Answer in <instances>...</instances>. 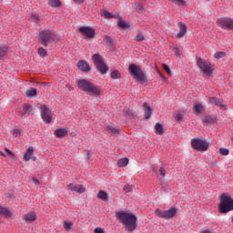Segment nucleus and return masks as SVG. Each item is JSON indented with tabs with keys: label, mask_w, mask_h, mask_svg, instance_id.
Listing matches in <instances>:
<instances>
[{
	"label": "nucleus",
	"mask_w": 233,
	"mask_h": 233,
	"mask_svg": "<svg viewBox=\"0 0 233 233\" xmlns=\"http://www.w3.org/2000/svg\"><path fill=\"white\" fill-rule=\"evenodd\" d=\"M175 118H176L177 121H182L183 120V115L177 114Z\"/></svg>",
	"instance_id": "nucleus-46"
},
{
	"label": "nucleus",
	"mask_w": 233,
	"mask_h": 233,
	"mask_svg": "<svg viewBox=\"0 0 233 233\" xmlns=\"http://www.w3.org/2000/svg\"><path fill=\"white\" fill-rule=\"evenodd\" d=\"M227 56V53L221 51V52H217L214 55V58L215 59H223V57H225Z\"/></svg>",
	"instance_id": "nucleus-33"
},
{
	"label": "nucleus",
	"mask_w": 233,
	"mask_h": 233,
	"mask_svg": "<svg viewBox=\"0 0 233 233\" xmlns=\"http://www.w3.org/2000/svg\"><path fill=\"white\" fill-rule=\"evenodd\" d=\"M29 21H32L33 23H39L40 21L39 15H31L29 17Z\"/></svg>",
	"instance_id": "nucleus-38"
},
{
	"label": "nucleus",
	"mask_w": 233,
	"mask_h": 233,
	"mask_svg": "<svg viewBox=\"0 0 233 233\" xmlns=\"http://www.w3.org/2000/svg\"><path fill=\"white\" fill-rule=\"evenodd\" d=\"M127 165H128V158L127 157L120 158L117 162V166L120 167H127Z\"/></svg>",
	"instance_id": "nucleus-32"
},
{
	"label": "nucleus",
	"mask_w": 233,
	"mask_h": 233,
	"mask_svg": "<svg viewBox=\"0 0 233 233\" xmlns=\"http://www.w3.org/2000/svg\"><path fill=\"white\" fill-rule=\"evenodd\" d=\"M38 55L40 56V57H46L48 56V52H46L45 48L39 47Z\"/></svg>",
	"instance_id": "nucleus-34"
},
{
	"label": "nucleus",
	"mask_w": 233,
	"mask_h": 233,
	"mask_svg": "<svg viewBox=\"0 0 233 233\" xmlns=\"http://www.w3.org/2000/svg\"><path fill=\"white\" fill-rule=\"evenodd\" d=\"M97 198L102 201H106L108 199V194L103 190H100L97 194Z\"/></svg>",
	"instance_id": "nucleus-27"
},
{
	"label": "nucleus",
	"mask_w": 233,
	"mask_h": 233,
	"mask_svg": "<svg viewBox=\"0 0 233 233\" xmlns=\"http://www.w3.org/2000/svg\"><path fill=\"white\" fill-rule=\"evenodd\" d=\"M155 132L157 136H162L163 134V125L157 123L155 125Z\"/></svg>",
	"instance_id": "nucleus-28"
},
{
	"label": "nucleus",
	"mask_w": 233,
	"mask_h": 233,
	"mask_svg": "<svg viewBox=\"0 0 233 233\" xmlns=\"http://www.w3.org/2000/svg\"><path fill=\"white\" fill-rule=\"evenodd\" d=\"M159 174H160V176H162V177H165V176H166V174H167V171L165 170V167H161L160 168H159Z\"/></svg>",
	"instance_id": "nucleus-43"
},
{
	"label": "nucleus",
	"mask_w": 233,
	"mask_h": 233,
	"mask_svg": "<svg viewBox=\"0 0 233 233\" xmlns=\"http://www.w3.org/2000/svg\"><path fill=\"white\" fill-rule=\"evenodd\" d=\"M135 41H137V42L145 41V35H143V33L141 32L137 33V36L135 37Z\"/></svg>",
	"instance_id": "nucleus-39"
},
{
	"label": "nucleus",
	"mask_w": 233,
	"mask_h": 233,
	"mask_svg": "<svg viewBox=\"0 0 233 233\" xmlns=\"http://www.w3.org/2000/svg\"><path fill=\"white\" fill-rule=\"evenodd\" d=\"M74 3H76V5H82V3H85V0H73Z\"/></svg>",
	"instance_id": "nucleus-47"
},
{
	"label": "nucleus",
	"mask_w": 233,
	"mask_h": 233,
	"mask_svg": "<svg viewBox=\"0 0 233 233\" xmlns=\"http://www.w3.org/2000/svg\"><path fill=\"white\" fill-rule=\"evenodd\" d=\"M163 68L167 72V74H168V76H170V74H171L170 67L167 64L163 65Z\"/></svg>",
	"instance_id": "nucleus-44"
},
{
	"label": "nucleus",
	"mask_w": 233,
	"mask_h": 233,
	"mask_svg": "<svg viewBox=\"0 0 233 233\" xmlns=\"http://www.w3.org/2000/svg\"><path fill=\"white\" fill-rule=\"evenodd\" d=\"M26 97H29L32 99V97H36L37 96V89L35 87H30L26 92H25Z\"/></svg>",
	"instance_id": "nucleus-24"
},
{
	"label": "nucleus",
	"mask_w": 233,
	"mask_h": 233,
	"mask_svg": "<svg viewBox=\"0 0 233 233\" xmlns=\"http://www.w3.org/2000/svg\"><path fill=\"white\" fill-rule=\"evenodd\" d=\"M191 147L194 150H198V152H207V150H208L209 144L207 140L193 138L191 140Z\"/></svg>",
	"instance_id": "nucleus-8"
},
{
	"label": "nucleus",
	"mask_w": 233,
	"mask_h": 233,
	"mask_svg": "<svg viewBox=\"0 0 233 233\" xmlns=\"http://www.w3.org/2000/svg\"><path fill=\"white\" fill-rule=\"evenodd\" d=\"M0 156H3L4 157L6 156L3 151H0Z\"/></svg>",
	"instance_id": "nucleus-51"
},
{
	"label": "nucleus",
	"mask_w": 233,
	"mask_h": 233,
	"mask_svg": "<svg viewBox=\"0 0 233 233\" xmlns=\"http://www.w3.org/2000/svg\"><path fill=\"white\" fill-rule=\"evenodd\" d=\"M177 26L179 28V32L177 34L176 37L177 39H181V37H185L187 34V25L182 22H178Z\"/></svg>",
	"instance_id": "nucleus-16"
},
{
	"label": "nucleus",
	"mask_w": 233,
	"mask_h": 233,
	"mask_svg": "<svg viewBox=\"0 0 233 233\" xmlns=\"http://www.w3.org/2000/svg\"><path fill=\"white\" fill-rule=\"evenodd\" d=\"M72 227H74V223L72 221L64 222V228H65V230H66V232H68V230H70L72 228Z\"/></svg>",
	"instance_id": "nucleus-35"
},
{
	"label": "nucleus",
	"mask_w": 233,
	"mask_h": 233,
	"mask_svg": "<svg viewBox=\"0 0 233 233\" xmlns=\"http://www.w3.org/2000/svg\"><path fill=\"white\" fill-rule=\"evenodd\" d=\"M5 152H7V154H9V156H14V153H12V151L10 149H8L7 147H5Z\"/></svg>",
	"instance_id": "nucleus-48"
},
{
	"label": "nucleus",
	"mask_w": 233,
	"mask_h": 233,
	"mask_svg": "<svg viewBox=\"0 0 233 233\" xmlns=\"http://www.w3.org/2000/svg\"><path fill=\"white\" fill-rule=\"evenodd\" d=\"M204 111L205 106H203V104L196 102L193 105V114H195V116H199V114H203Z\"/></svg>",
	"instance_id": "nucleus-18"
},
{
	"label": "nucleus",
	"mask_w": 233,
	"mask_h": 233,
	"mask_svg": "<svg viewBox=\"0 0 233 233\" xmlns=\"http://www.w3.org/2000/svg\"><path fill=\"white\" fill-rule=\"evenodd\" d=\"M100 15L102 17H104V19H121V15H119V14L112 15V13L108 12L107 10H102Z\"/></svg>",
	"instance_id": "nucleus-17"
},
{
	"label": "nucleus",
	"mask_w": 233,
	"mask_h": 233,
	"mask_svg": "<svg viewBox=\"0 0 233 233\" xmlns=\"http://www.w3.org/2000/svg\"><path fill=\"white\" fill-rule=\"evenodd\" d=\"M48 5L53 8H59L61 6V1L59 0H49Z\"/></svg>",
	"instance_id": "nucleus-29"
},
{
	"label": "nucleus",
	"mask_w": 233,
	"mask_h": 233,
	"mask_svg": "<svg viewBox=\"0 0 233 233\" xmlns=\"http://www.w3.org/2000/svg\"><path fill=\"white\" fill-rule=\"evenodd\" d=\"M124 116L127 119H134V117H137V114L131 109H127L126 112L124 113Z\"/></svg>",
	"instance_id": "nucleus-26"
},
{
	"label": "nucleus",
	"mask_w": 233,
	"mask_h": 233,
	"mask_svg": "<svg viewBox=\"0 0 233 233\" xmlns=\"http://www.w3.org/2000/svg\"><path fill=\"white\" fill-rule=\"evenodd\" d=\"M117 25L120 28H129V26H130L125 20L118 21Z\"/></svg>",
	"instance_id": "nucleus-36"
},
{
	"label": "nucleus",
	"mask_w": 233,
	"mask_h": 233,
	"mask_svg": "<svg viewBox=\"0 0 233 233\" xmlns=\"http://www.w3.org/2000/svg\"><path fill=\"white\" fill-rule=\"evenodd\" d=\"M8 54V47L5 46H0V59L2 57L6 56Z\"/></svg>",
	"instance_id": "nucleus-30"
},
{
	"label": "nucleus",
	"mask_w": 233,
	"mask_h": 233,
	"mask_svg": "<svg viewBox=\"0 0 233 233\" xmlns=\"http://www.w3.org/2000/svg\"><path fill=\"white\" fill-rule=\"evenodd\" d=\"M68 131L65 128H58L55 131V136H56V137H66Z\"/></svg>",
	"instance_id": "nucleus-25"
},
{
	"label": "nucleus",
	"mask_w": 233,
	"mask_h": 233,
	"mask_svg": "<svg viewBox=\"0 0 233 233\" xmlns=\"http://www.w3.org/2000/svg\"><path fill=\"white\" fill-rule=\"evenodd\" d=\"M203 122L204 123H208L209 125H214V123H216V119L210 116H206L203 118Z\"/></svg>",
	"instance_id": "nucleus-31"
},
{
	"label": "nucleus",
	"mask_w": 233,
	"mask_h": 233,
	"mask_svg": "<svg viewBox=\"0 0 233 233\" xmlns=\"http://www.w3.org/2000/svg\"><path fill=\"white\" fill-rule=\"evenodd\" d=\"M38 39L43 46H48V45L56 43V36L52 31L44 30L39 33Z\"/></svg>",
	"instance_id": "nucleus-5"
},
{
	"label": "nucleus",
	"mask_w": 233,
	"mask_h": 233,
	"mask_svg": "<svg viewBox=\"0 0 233 233\" xmlns=\"http://www.w3.org/2000/svg\"><path fill=\"white\" fill-rule=\"evenodd\" d=\"M218 26L222 28V30L230 31L233 30V18L232 17H223L217 21Z\"/></svg>",
	"instance_id": "nucleus-10"
},
{
	"label": "nucleus",
	"mask_w": 233,
	"mask_h": 233,
	"mask_svg": "<svg viewBox=\"0 0 233 233\" xmlns=\"http://www.w3.org/2000/svg\"><path fill=\"white\" fill-rule=\"evenodd\" d=\"M3 215V216H10V210H8V208H3L0 206V215Z\"/></svg>",
	"instance_id": "nucleus-37"
},
{
	"label": "nucleus",
	"mask_w": 233,
	"mask_h": 233,
	"mask_svg": "<svg viewBox=\"0 0 233 233\" xmlns=\"http://www.w3.org/2000/svg\"><path fill=\"white\" fill-rule=\"evenodd\" d=\"M133 79H137V81H142V83H145L147 81V75H145V72L141 70V67L135 64L129 65L128 68Z\"/></svg>",
	"instance_id": "nucleus-6"
},
{
	"label": "nucleus",
	"mask_w": 233,
	"mask_h": 233,
	"mask_svg": "<svg viewBox=\"0 0 233 233\" xmlns=\"http://www.w3.org/2000/svg\"><path fill=\"white\" fill-rule=\"evenodd\" d=\"M24 159L25 161H30V159H33V161H35V157H34V147L30 146L25 154L24 155Z\"/></svg>",
	"instance_id": "nucleus-19"
},
{
	"label": "nucleus",
	"mask_w": 233,
	"mask_h": 233,
	"mask_svg": "<svg viewBox=\"0 0 233 233\" xmlns=\"http://www.w3.org/2000/svg\"><path fill=\"white\" fill-rule=\"evenodd\" d=\"M116 216V219L119 220V223H122L127 232H134L137 228V217L134 213L118 211Z\"/></svg>",
	"instance_id": "nucleus-1"
},
{
	"label": "nucleus",
	"mask_w": 233,
	"mask_h": 233,
	"mask_svg": "<svg viewBox=\"0 0 233 233\" xmlns=\"http://www.w3.org/2000/svg\"><path fill=\"white\" fill-rule=\"evenodd\" d=\"M68 190H71V192H77V194H83L85 192V187L82 185H74L73 183H70L67 185Z\"/></svg>",
	"instance_id": "nucleus-14"
},
{
	"label": "nucleus",
	"mask_w": 233,
	"mask_h": 233,
	"mask_svg": "<svg viewBox=\"0 0 233 233\" xmlns=\"http://www.w3.org/2000/svg\"><path fill=\"white\" fill-rule=\"evenodd\" d=\"M106 39L107 43H112V38H110V36H106Z\"/></svg>",
	"instance_id": "nucleus-50"
},
{
	"label": "nucleus",
	"mask_w": 233,
	"mask_h": 233,
	"mask_svg": "<svg viewBox=\"0 0 233 233\" xmlns=\"http://www.w3.org/2000/svg\"><path fill=\"white\" fill-rule=\"evenodd\" d=\"M208 102L213 106H218L219 108H227V104L225 103V101H223L216 96L209 97Z\"/></svg>",
	"instance_id": "nucleus-13"
},
{
	"label": "nucleus",
	"mask_w": 233,
	"mask_h": 233,
	"mask_svg": "<svg viewBox=\"0 0 233 233\" xmlns=\"http://www.w3.org/2000/svg\"><path fill=\"white\" fill-rule=\"evenodd\" d=\"M155 214L157 218H162L163 219H172V218L177 216V208L172 206L167 210L157 209Z\"/></svg>",
	"instance_id": "nucleus-7"
},
{
	"label": "nucleus",
	"mask_w": 233,
	"mask_h": 233,
	"mask_svg": "<svg viewBox=\"0 0 233 233\" xmlns=\"http://www.w3.org/2000/svg\"><path fill=\"white\" fill-rule=\"evenodd\" d=\"M197 66L199 68V71L202 72L204 77H212L215 68L210 61L198 58L197 60Z\"/></svg>",
	"instance_id": "nucleus-3"
},
{
	"label": "nucleus",
	"mask_w": 233,
	"mask_h": 233,
	"mask_svg": "<svg viewBox=\"0 0 233 233\" xmlns=\"http://www.w3.org/2000/svg\"><path fill=\"white\" fill-rule=\"evenodd\" d=\"M93 61L100 74H106L108 66L105 64L103 57H101L99 54H95L93 56Z\"/></svg>",
	"instance_id": "nucleus-9"
},
{
	"label": "nucleus",
	"mask_w": 233,
	"mask_h": 233,
	"mask_svg": "<svg viewBox=\"0 0 233 233\" xmlns=\"http://www.w3.org/2000/svg\"><path fill=\"white\" fill-rule=\"evenodd\" d=\"M123 190L125 192H133L134 187H132L130 185H126V186H124Z\"/></svg>",
	"instance_id": "nucleus-42"
},
{
	"label": "nucleus",
	"mask_w": 233,
	"mask_h": 233,
	"mask_svg": "<svg viewBox=\"0 0 233 233\" xmlns=\"http://www.w3.org/2000/svg\"><path fill=\"white\" fill-rule=\"evenodd\" d=\"M219 154H221V156H228L229 151H228V149H227L225 147H220Z\"/></svg>",
	"instance_id": "nucleus-41"
},
{
	"label": "nucleus",
	"mask_w": 233,
	"mask_h": 233,
	"mask_svg": "<svg viewBox=\"0 0 233 233\" xmlns=\"http://www.w3.org/2000/svg\"><path fill=\"white\" fill-rule=\"evenodd\" d=\"M32 110H34V107H32V106H30L29 104H24L22 116H30Z\"/></svg>",
	"instance_id": "nucleus-23"
},
{
	"label": "nucleus",
	"mask_w": 233,
	"mask_h": 233,
	"mask_svg": "<svg viewBox=\"0 0 233 233\" xmlns=\"http://www.w3.org/2000/svg\"><path fill=\"white\" fill-rule=\"evenodd\" d=\"M144 112H145V119H150L152 116V107L148 106V103H144L143 105Z\"/></svg>",
	"instance_id": "nucleus-21"
},
{
	"label": "nucleus",
	"mask_w": 233,
	"mask_h": 233,
	"mask_svg": "<svg viewBox=\"0 0 233 233\" xmlns=\"http://www.w3.org/2000/svg\"><path fill=\"white\" fill-rule=\"evenodd\" d=\"M40 114L43 121L46 125H49V123H52V111L48 106H43L40 109Z\"/></svg>",
	"instance_id": "nucleus-11"
},
{
	"label": "nucleus",
	"mask_w": 233,
	"mask_h": 233,
	"mask_svg": "<svg viewBox=\"0 0 233 233\" xmlns=\"http://www.w3.org/2000/svg\"><path fill=\"white\" fill-rule=\"evenodd\" d=\"M231 221H232V223H233V217H232V218H231Z\"/></svg>",
	"instance_id": "nucleus-52"
},
{
	"label": "nucleus",
	"mask_w": 233,
	"mask_h": 233,
	"mask_svg": "<svg viewBox=\"0 0 233 233\" xmlns=\"http://www.w3.org/2000/svg\"><path fill=\"white\" fill-rule=\"evenodd\" d=\"M106 132H108V134H112L113 136H117V134H119V129L114 127V126H112V124H108L106 127Z\"/></svg>",
	"instance_id": "nucleus-22"
},
{
	"label": "nucleus",
	"mask_w": 233,
	"mask_h": 233,
	"mask_svg": "<svg viewBox=\"0 0 233 233\" xmlns=\"http://www.w3.org/2000/svg\"><path fill=\"white\" fill-rule=\"evenodd\" d=\"M77 66L82 72H88L90 70V66L85 60L79 61L77 63Z\"/></svg>",
	"instance_id": "nucleus-20"
},
{
	"label": "nucleus",
	"mask_w": 233,
	"mask_h": 233,
	"mask_svg": "<svg viewBox=\"0 0 233 233\" xmlns=\"http://www.w3.org/2000/svg\"><path fill=\"white\" fill-rule=\"evenodd\" d=\"M22 219L25 223H34V221H35V219H37V216L35 215V212H29L27 214H24L22 216Z\"/></svg>",
	"instance_id": "nucleus-15"
},
{
	"label": "nucleus",
	"mask_w": 233,
	"mask_h": 233,
	"mask_svg": "<svg viewBox=\"0 0 233 233\" xmlns=\"http://www.w3.org/2000/svg\"><path fill=\"white\" fill-rule=\"evenodd\" d=\"M218 210L221 214H227L233 210V199L230 196L223 194L220 197V204L218 205Z\"/></svg>",
	"instance_id": "nucleus-4"
},
{
	"label": "nucleus",
	"mask_w": 233,
	"mask_h": 233,
	"mask_svg": "<svg viewBox=\"0 0 233 233\" xmlns=\"http://www.w3.org/2000/svg\"><path fill=\"white\" fill-rule=\"evenodd\" d=\"M76 85L82 92H86L89 96H99L101 94V89L86 79L78 80Z\"/></svg>",
	"instance_id": "nucleus-2"
},
{
	"label": "nucleus",
	"mask_w": 233,
	"mask_h": 233,
	"mask_svg": "<svg viewBox=\"0 0 233 233\" xmlns=\"http://www.w3.org/2000/svg\"><path fill=\"white\" fill-rule=\"evenodd\" d=\"M112 79H119L121 77V75L119 74V71L115 70L111 73Z\"/></svg>",
	"instance_id": "nucleus-40"
},
{
	"label": "nucleus",
	"mask_w": 233,
	"mask_h": 233,
	"mask_svg": "<svg viewBox=\"0 0 233 233\" xmlns=\"http://www.w3.org/2000/svg\"><path fill=\"white\" fill-rule=\"evenodd\" d=\"M95 233H105V230L102 228H96L94 230Z\"/></svg>",
	"instance_id": "nucleus-45"
},
{
	"label": "nucleus",
	"mask_w": 233,
	"mask_h": 233,
	"mask_svg": "<svg viewBox=\"0 0 233 233\" xmlns=\"http://www.w3.org/2000/svg\"><path fill=\"white\" fill-rule=\"evenodd\" d=\"M80 34L87 37V39H93L96 36V30L90 26H82L79 28Z\"/></svg>",
	"instance_id": "nucleus-12"
},
{
	"label": "nucleus",
	"mask_w": 233,
	"mask_h": 233,
	"mask_svg": "<svg viewBox=\"0 0 233 233\" xmlns=\"http://www.w3.org/2000/svg\"><path fill=\"white\" fill-rule=\"evenodd\" d=\"M32 182H33L35 185H39V180H37V178H33V179H32Z\"/></svg>",
	"instance_id": "nucleus-49"
}]
</instances>
